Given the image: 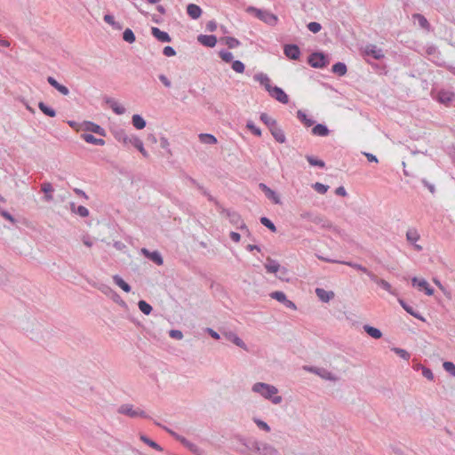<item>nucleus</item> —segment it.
Returning <instances> with one entry per match:
<instances>
[{
	"instance_id": "obj_15",
	"label": "nucleus",
	"mask_w": 455,
	"mask_h": 455,
	"mask_svg": "<svg viewBox=\"0 0 455 455\" xmlns=\"http://www.w3.org/2000/svg\"><path fill=\"white\" fill-rule=\"evenodd\" d=\"M106 103L111 108V109L116 115H123L125 113V108L122 105H120L116 100L112 98H107Z\"/></svg>"
},
{
	"instance_id": "obj_59",
	"label": "nucleus",
	"mask_w": 455,
	"mask_h": 455,
	"mask_svg": "<svg viewBox=\"0 0 455 455\" xmlns=\"http://www.w3.org/2000/svg\"><path fill=\"white\" fill-rule=\"evenodd\" d=\"M254 421L259 428L263 429L266 432L270 431V427L266 422H264L260 419H255Z\"/></svg>"
},
{
	"instance_id": "obj_58",
	"label": "nucleus",
	"mask_w": 455,
	"mask_h": 455,
	"mask_svg": "<svg viewBox=\"0 0 455 455\" xmlns=\"http://www.w3.org/2000/svg\"><path fill=\"white\" fill-rule=\"evenodd\" d=\"M314 188H315V191H317L318 193H320V194H324V193L327 191L328 187H327V186H325V185H323V184H322V183H318V182H317V183H315V184L314 185Z\"/></svg>"
},
{
	"instance_id": "obj_41",
	"label": "nucleus",
	"mask_w": 455,
	"mask_h": 455,
	"mask_svg": "<svg viewBox=\"0 0 455 455\" xmlns=\"http://www.w3.org/2000/svg\"><path fill=\"white\" fill-rule=\"evenodd\" d=\"M339 263L347 265V266L352 267L357 270H360V271L367 274L369 276H371V275L372 274L366 267H363L362 265L356 264V263L346 262V261H340Z\"/></svg>"
},
{
	"instance_id": "obj_32",
	"label": "nucleus",
	"mask_w": 455,
	"mask_h": 455,
	"mask_svg": "<svg viewBox=\"0 0 455 455\" xmlns=\"http://www.w3.org/2000/svg\"><path fill=\"white\" fill-rule=\"evenodd\" d=\"M113 280L115 283L119 286L124 291L129 292L131 291L130 285L124 282L119 275H114Z\"/></svg>"
},
{
	"instance_id": "obj_61",
	"label": "nucleus",
	"mask_w": 455,
	"mask_h": 455,
	"mask_svg": "<svg viewBox=\"0 0 455 455\" xmlns=\"http://www.w3.org/2000/svg\"><path fill=\"white\" fill-rule=\"evenodd\" d=\"M217 23L214 20H210L206 24V29L210 32H213L217 29Z\"/></svg>"
},
{
	"instance_id": "obj_7",
	"label": "nucleus",
	"mask_w": 455,
	"mask_h": 455,
	"mask_svg": "<svg viewBox=\"0 0 455 455\" xmlns=\"http://www.w3.org/2000/svg\"><path fill=\"white\" fill-rule=\"evenodd\" d=\"M411 283L419 291H424L425 293L428 296H432L434 294V290L430 287L429 283L425 279H419L417 277H413L411 279Z\"/></svg>"
},
{
	"instance_id": "obj_37",
	"label": "nucleus",
	"mask_w": 455,
	"mask_h": 455,
	"mask_svg": "<svg viewBox=\"0 0 455 455\" xmlns=\"http://www.w3.org/2000/svg\"><path fill=\"white\" fill-rule=\"evenodd\" d=\"M399 303L400 305L403 307V309L409 313L411 315L418 318V319H420L422 321H424L425 319L419 315V314H417L416 312H414V310L412 309L411 307L408 306L403 299H399Z\"/></svg>"
},
{
	"instance_id": "obj_53",
	"label": "nucleus",
	"mask_w": 455,
	"mask_h": 455,
	"mask_svg": "<svg viewBox=\"0 0 455 455\" xmlns=\"http://www.w3.org/2000/svg\"><path fill=\"white\" fill-rule=\"evenodd\" d=\"M260 222L267 228H268L271 231L275 232V226L272 223L270 220L266 217H262L260 219Z\"/></svg>"
},
{
	"instance_id": "obj_63",
	"label": "nucleus",
	"mask_w": 455,
	"mask_h": 455,
	"mask_svg": "<svg viewBox=\"0 0 455 455\" xmlns=\"http://www.w3.org/2000/svg\"><path fill=\"white\" fill-rule=\"evenodd\" d=\"M170 336L172 338H174V339H180L183 337L182 332L180 331H178V330L171 331H170Z\"/></svg>"
},
{
	"instance_id": "obj_39",
	"label": "nucleus",
	"mask_w": 455,
	"mask_h": 455,
	"mask_svg": "<svg viewBox=\"0 0 455 455\" xmlns=\"http://www.w3.org/2000/svg\"><path fill=\"white\" fill-rule=\"evenodd\" d=\"M307 159L312 167L324 168L325 164L323 160L317 159L314 156H307Z\"/></svg>"
},
{
	"instance_id": "obj_4",
	"label": "nucleus",
	"mask_w": 455,
	"mask_h": 455,
	"mask_svg": "<svg viewBox=\"0 0 455 455\" xmlns=\"http://www.w3.org/2000/svg\"><path fill=\"white\" fill-rule=\"evenodd\" d=\"M308 63L315 68H323L329 64V58L323 52H313L308 57Z\"/></svg>"
},
{
	"instance_id": "obj_18",
	"label": "nucleus",
	"mask_w": 455,
	"mask_h": 455,
	"mask_svg": "<svg viewBox=\"0 0 455 455\" xmlns=\"http://www.w3.org/2000/svg\"><path fill=\"white\" fill-rule=\"evenodd\" d=\"M134 135L132 134V135H129L127 134L124 130H118V131H116L115 132V138L119 141V142H122L124 143V145H129L130 142L132 141V138L133 137Z\"/></svg>"
},
{
	"instance_id": "obj_55",
	"label": "nucleus",
	"mask_w": 455,
	"mask_h": 455,
	"mask_svg": "<svg viewBox=\"0 0 455 455\" xmlns=\"http://www.w3.org/2000/svg\"><path fill=\"white\" fill-rule=\"evenodd\" d=\"M421 369H422V375L426 379H427L429 380H433L434 379V374H433L432 371L429 368L421 366Z\"/></svg>"
},
{
	"instance_id": "obj_29",
	"label": "nucleus",
	"mask_w": 455,
	"mask_h": 455,
	"mask_svg": "<svg viewBox=\"0 0 455 455\" xmlns=\"http://www.w3.org/2000/svg\"><path fill=\"white\" fill-rule=\"evenodd\" d=\"M262 190L265 192L266 196L271 199L275 204H280V199L278 196L270 188H268L266 185L260 184Z\"/></svg>"
},
{
	"instance_id": "obj_52",
	"label": "nucleus",
	"mask_w": 455,
	"mask_h": 455,
	"mask_svg": "<svg viewBox=\"0 0 455 455\" xmlns=\"http://www.w3.org/2000/svg\"><path fill=\"white\" fill-rule=\"evenodd\" d=\"M271 298L275 299L280 302H286V296L283 291H274L271 293Z\"/></svg>"
},
{
	"instance_id": "obj_40",
	"label": "nucleus",
	"mask_w": 455,
	"mask_h": 455,
	"mask_svg": "<svg viewBox=\"0 0 455 455\" xmlns=\"http://www.w3.org/2000/svg\"><path fill=\"white\" fill-rule=\"evenodd\" d=\"M123 39L129 44H132L135 42L136 37L131 28H126L123 33Z\"/></svg>"
},
{
	"instance_id": "obj_10",
	"label": "nucleus",
	"mask_w": 455,
	"mask_h": 455,
	"mask_svg": "<svg viewBox=\"0 0 455 455\" xmlns=\"http://www.w3.org/2000/svg\"><path fill=\"white\" fill-rule=\"evenodd\" d=\"M200 44L207 47H214L217 44V37L213 35H200L197 37Z\"/></svg>"
},
{
	"instance_id": "obj_46",
	"label": "nucleus",
	"mask_w": 455,
	"mask_h": 455,
	"mask_svg": "<svg viewBox=\"0 0 455 455\" xmlns=\"http://www.w3.org/2000/svg\"><path fill=\"white\" fill-rule=\"evenodd\" d=\"M53 188L50 183H44L42 185V191L45 194L46 200L52 199L51 193L52 192Z\"/></svg>"
},
{
	"instance_id": "obj_33",
	"label": "nucleus",
	"mask_w": 455,
	"mask_h": 455,
	"mask_svg": "<svg viewBox=\"0 0 455 455\" xmlns=\"http://www.w3.org/2000/svg\"><path fill=\"white\" fill-rule=\"evenodd\" d=\"M71 211L72 212L81 216V217H87L89 215V211L84 206H76V204L73 203L71 204Z\"/></svg>"
},
{
	"instance_id": "obj_23",
	"label": "nucleus",
	"mask_w": 455,
	"mask_h": 455,
	"mask_svg": "<svg viewBox=\"0 0 455 455\" xmlns=\"http://www.w3.org/2000/svg\"><path fill=\"white\" fill-rule=\"evenodd\" d=\"M199 140L203 144L214 145L217 143V139L214 135L210 133H200L198 135Z\"/></svg>"
},
{
	"instance_id": "obj_43",
	"label": "nucleus",
	"mask_w": 455,
	"mask_h": 455,
	"mask_svg": "<svg viewBox=\"0 0 455 455\" xmlns=\"http://www.w3.org/2000/svg\"><path fill=\"white\" fill-rule=\"evenodd\" d=\"M232 69L236 73H243L245 69L244 64L240 60L232 61Z\"/></svg>"
},
{
	"instance_id": "obj_44",
	"label": "nucleus",
	"mask_w": 455,
	"mask_h": 455,
	"mask_svg": "<svg viewBox=\"0 0 455 455\" xmlns=\"http://www.w3.org/2000/svg\"><path fill=\"white\" fill-rule=\"evenodd\" d=\"M104 20L108 24L111 25L114 28H116V29H120L121 28V25L115 20L114 16L111 15V14H106L104 16Z\"/></svg>"
},
{
	"instance_id": "obj_1",
	"label": "nucleus",
	"mask_w": 455,
	"mask_h": 455,
	"mask_svg": "<svg viewBox=\"0 0 455 455\" xmlns=\"http://www.w3.org/2000/svg\"><path fill=\"white\" fill-rule=\"evenodd\" d=\"M254 80L259 82L262 86H264L265 90L272 98H274L275 100L283 104L288 103V95L284 92V91L282 88L275 85H272L271 80L267 74L257 73L254 76Z\"/></svg>"
},
{
	"instance_id": "obj_13",
	"label": "nucleus",
	"mask_w": 455,
	"mask_h": 455,
	"mask_svg": "<svg viewBox=\"0 0 455 455\" xmlns=\"http://www.w3.org/2000/svg\"><path fill=\"white\" fill-rule=\"evenodd\" d=\"M315 293L320 300L323 302H328L332 299L335 296L334 292L331 291H325L323 288H316Z\"/></svg>"
},
{
	"instance_id": "obj_5",
	"label": "nucleus",
	"mask_w": 455,
	"mask_h": 455,
	"mask_svg": "<svg viewBox=\"0 0 455 455\" xmlns=\"http://www.w3.org/2000/svg\"><path fill=\"white\" fill-rule=\"evenodd\" d=\"M118 412L131 418L145 417V413L140 408H134L132 404H123L119 407Z\"/></svg>"
},
{
	"instance_id": "obj_14",
	"label": "nucleus",
	"mask_w": 455,
	"mask_h": 455,
	"mask_svg": "<svg viewBox=\"0 0 455 455\" xmlns=\"http://www.w3.org/2000/svg\"><path fill=\"white\" fill-rule=\"evenodd\" d=\"M270 132L277 142L284 143L286 141L283 131L277 124L270 129Z\"/></svg>"
},
{
	"instance_id": "obj_12",
	"label": "nucleus",
	"mask_w": 455,
	"mask_h": 455,
	"mask_svg": "<svg viewBox=\"0 0 455 455\" xmlns=\"http://www.w3.org/2000/svg\"><path fill=\"white\" fill-rule=\"evenodd\" d=\"M47 82L62 95H68L69 90L67 86L60 84L54 77L48 76Z\"/></svg>"
},
{
	"instance_id": "obj_26",
	"label": "nucleus",
	"mask_w": 455,
	"mask_h": 455,
	"mask_svg": "<svg viewBox=\"0 0 455 455\" xmlns=\"http://www.w3.org/2000/svg\"><path fill=\"white\" fill-rule=\"evenodd\" d=\"M224 335L228 340L232 341L236 346H238L245 350L247 349L244 342L240 338H238L235 334H234L232 332H228V333L227 332Z\"/></svg>"
},
{
	"instance_id": "obj_42",
	"label": "nucleus",
	"mask_w": 455,
	"mask_h": 455,
	"mask_svg": "<svg viewBox=\"0 0 455 455\" xmlns=\"http://www.w3.org/2000/svg\"><path fill=\"white\" fill-rule=\"evenodd\" d=\"M140 310L145 315H149L152 311V307L144 300H140L138 303Z\"/></svg>"
},
{
	"instance_id": "obj_64",
	"label": "nucleus",
	"mask_w": 455,
	"mask_h": 455,
	"mask_svg": "<svg viewBox=\"0 0 455 455\" xmlns=\"http://www.w3.org/2000/svg\"><path fill=\"white\" fill-rule=\"evenodd\" d=\"M228 216L230 218L231 221L235 224H238L241 221L240 216L235 212H233V213L228 212Z\"/></svg>"
},
{
	"instance_id": "obj_28",
	"label": "nucleus",
	"mask_w": 455,
	"mask_h": 455,
	"mask_svg": "<svg viewBox=\"0 0 455 455\" xmlns=\"http://www.w3.org/2000/svg\"><path fill=\"white\" fill-rule=\"evenodd\" d=\"M412 18H413L414 21H418L419 26L420 28L427 29V30L429 29V23H428L427 20L423 15H421L419 13H415L412 15Z\"/></svg>"
},
{
	"instance_id": "obj_11",
	"label": "nucleus",
	"mask_w": 455,
	"mask_h": 455,
	"mask_svg": "<svg viewBox=\"0 0 455 455\" xmlns=\"http://www.w3.org/2000/svg\"><path fill=\"white\" fill-rule=\"evenodd\" d=\"M151 34L159 41L162 43H169L171 42V36L167 32L162 31L158 28L153 27L151 28Z\"/></svg>"
},
{
	"instance_id": "obj_3",
	"label": "nucleus",
	"mask_w": 455,
	"mask_h": 455,
	"mask_svg": "<svg viewBox=\"0 0 455 455\" xmlns=\"http://www.w3.org/2000/svg\"><path fill=\"white\" fill-rule=\"evenodd\" d=\"M246 12L248 13L253 14L255 17H257L259 20H260L268 26H275L278 22V17L267 10H262L253 6H249L246 9Z\"/></svg>"
},
{
	"instance_id": "obj_31",
	"label": "nucleus",
	"mask_w": 455,
	"mask_h": 455,
	"mask_svg": "<svg viewBox=\"0 0 455 455\" xmlns=\"http://www.w3.org/2000/svg\"><path fill=\"white\" fill-rule=\"evenodd\" d=\"M331 70L334 74L342 76L347 73V66L343 62H337L332 66Z\"/></svg>"
},
{
	"instance_id": "obj_17",
	"label": "nucleus",
	"mask_w": 455,
	"mask_h": 455,
	"mask_svg": "<svg viewBox=\"0 0 455 455\" xmlns=\"http://www.w3.org/2000/svg\"><path fill=\"white\" fill-rule=\"evenodd\" d=\"M187 12L191 19L196 20L201 16L202 9L195 4H189L187 6Z\"/></svg>"
},
{
	"instance_id": "obj_20",
	"label": "nucleus",
	"mask_w": 455,
	"mask_h": 455,
	"mask_svg": "<svg viewBox=\"0 0 455 455\" xmlns=\"http://www.w3.org/2000/svg\"><path fill=\"white\" fill-rule=\"evenodd\" d=\"M141 251L146 257L150 259L152 261H154L158 266H161L163 264V259L158 251L150 252L147 249H142Z\"/></svg>"
},
{
	"instance_id": "obj_16",
	"label": "nucleus",
	"mask_w": 455,
	"mask_h": 455,
	"mask_svg": "<svg viewBox=\"0 0 455 455\" xmlns=\"http://www.w3.org/2000/svg\"><path fill=\"white\" fill-rule=\"evenodd\" d=\"M371 279L375 282L378 285H379L381 288H383L384 290H386L387 292L391 293V294H395V291L392 289V286L391 284L387 282L386 280H383V279H379L375 275L371 274Z\"/></svg>"
},
{
	"instance_id": "obj_57",
	"label": "nucleus",
	"mask_w": 455,
	"mask_h": 455,
	"mask_svg": "<svg viewBox=\"0 0 455 455\" xmlns=\"http://www.w3.org/2000/svg\"><path fill=\"white\" fill-rule=\"evenodd\" d=\"M158 78L165 87L170 88L172 86L170 79L165 75L160 74Z\"/></svg>"
},
{
	"instance_id": "obj_24",
	"label": "nucleus",
	"mask_w": 455,
	"mask_h": 455,
	"mask_svg": "<svg viewBox=\"0 0 455 455\" xmlns=\"http://www.w3.org/2000/svg\"><path fill=\"white\" fill-rule=\"evenodd\" d=\"M132 125L138 130L144 129L147 124L144 118L140 115H138V114H135L132 116Z\"/></svg>"
},
{
	"instance_id": "obj_2",
	"label": "nucleus",
	"mask_w": 455,
	"mask_h": 455,
	"mask_svg": "<svg viewBox=\"0 0 455 455\" xmlns=\"http://www.w3.org/2000/svg\"><path fill=\"white\" fill-rule=\"evenodd\" d=\"M252 391L259 393L264 398L270 400L273 403L278 404L282 402V396L278 395V389L269 384L258 382L252 387Z\"/></svg>"
},
{
	"instance_id": "obj_9",
	"label": "nucleus",
	"mask_w": 455,
	"mask_h": 455,
	"mask_svg": "<svg viewBox=\"0 0 455 455\" xmlns=\"http://www.w3.org/2000/svg\"><path fill=\"white\" fill-rule=\"evenodd\" d=\"M437 100L439 102L447 105L455 100V94L451 91L442 90L438 92Z\"/></svg>"
},
{
	"instance_id": "obj_21",
	"label": "nucleus",
	"mask_w": 455,
	"mask_h": 455,
	"mask_svg": "<svg viewBox=\"0 0 455 455\" xmlns=\"http://www.w3.org/2000/svg\"><path fill=\"white\" fill-rule=\"evenodd\" d=\"M365 52L367 55L372 56L375 60H380L384 57L382 50L375 45L367 46Z\"/></svg>"
},
{
	"instance_id": "obj_49",
	"label": "nucleus",
	"mask_w": 455,
	"mask_h": 455,
	"mask_svg": "<svg viewBox=\"0 0 455 455\" xmlns=\"http://www.w3.org/2000/svg\"><path fill=\"white\" fill-rule=\"evenodd\" d=\"M307 27L314 34L318 33L322 29L321 24L315 21L309 22Z\"/></svg>"
},
{
	"instance_id": "obj_35",
	"label": "nucleus",
	"mask_w": 455,
	"mask_h": 455,
	"mask_svg": "<svg viewBox=\"0 0 455 455\" xmlns=\"http://www.w3.org/2000/svg\"><path fill=\"white\" fill-rule=\"evenodd\" d=\"M38 108L44 115L48 116L54 117L56 116V111L42 101L38 103Z\"/></svg>"
},
{
	"instance_id": "obj_48",
	"label": "nucleus",
	"mask_w": 455,
	"mask_h": 455,
	"mask_svg": "<svg viewBox=\"0 0 455 455\" xmlns=\"http://www.w3.org/2000/svg\"><path fill=\"white\" fill-rule=\"evenodd\" d=\"M140 439H141V441H143L145 443L148 444L153 449H155L156 451H162V448L156 442L148 439L147 436L141 435Z\"/></svg>"
},
{
	"instance_id": "obj_60",
	"label": "nucleus",
	"mask_w": 455,
	"mask_h": 455,
	"mask_svg": "<svg viewBox=\"0 0 455 455\" xmlns=\"http://www.w3.org/2000/svg\"><path fill=\"white\" fill-rule=\"evenodd\" d=\"M160 147L167 151H169L170 143L165 137L160 138Z\"/></svg>"
},
{
	"instance_id": "obj_38",
	"label": "nucleus",
	"mask_w": 455,
	"mask_h": 455,
	"mask_svg": "<svg viewBox=\"0 0 455 455\" xmlns=\"http://www.w3.org/2000/svg\"><path fill=\"white\" fill-rule=\"evenodd\" d=\"M260 120L269 128V130L276 125V121L270 117L267 114L262 113L260 115Z\"/></svg>"
},
{
	"instance_id": "obj_30",
	"label": "nucleus",
	"mask_w": 455,
	"mask_h": 455,
	"mask_svg": "<svg viewBox=\"0 0 455 455\" xmlns=\"http://www.w3.org/2000/svg\"><path fill=\"white\" fill-rule=\"evenodd\" d=\"M363 329L367 332V334H369L371 337L374 339H380L382 337V332L375 327L364 325Z\"/></svg>"
},
{
	"instance_id": "obj_36",
	"label": "nucleus",
	"mask_w": 455,
	"mask_h": 455,
	"mask_svg": "<svg viewBox=\"0 0 455 455\" xmlns=\"http://www.w3.org/2000/svg\"><path fill=\"white\" fill-rule=\"evenodd\" d=\"M265 268L268 273H276L280 269V265L275 260L267 259L265 264Z\"/></svg>"
},
{
	"instance_id": "obj_62",
	"label": "nucleus",
	"mask_w": 455,
	"mask_h": 455,
	"mask_svg": "<svg viewBox=\"0 0 455 455\" xmlns=\"http://www.w3.org/2000/svg\"><path fill=\"white\" fill-rule=\"evenodd\" d=\"M433 282L437 285V287L446 295V297L450 298V293L445 290L443 285L437 279H433Z\"/></svg>"
},
{
	"instance_id": "obj_45",
	"label": "nucleus",
	"mask_w": 455,
	"mask_h": 455,
	"mask_svg": "<svg viewBox=\"0 0 455 455\" xmlns=\"http://www.w3.org/2000/svg\"><path fill=\"white\" fill-rule=\"evenodd\" d=\"M219 55L221 58V60L225 62H232L233 61L234 56L231 52L222 50L220 52Z\"/></svg>"
},
{
	"instance_id": "obj_22",
	"label": "nucleus",
	"mask_w": 455,
	"mask_h": 455,
	"mask_svg": "<svg viewBox=\"0 0 455 455\" xmlns=\"http://www.w3.org/2000/svg\"><path fill=\"white\" fill-rule=\"evenodd\" d=\"M131 140L132 141L129 145L137 148L144 156H148V152L144 148L142 140L136 135H134Z\"/></svg>"
},
{
	"instance_id": "obj_51",
	"label": "nucleus",
	"mask_w": 455,
	"mask_h": 455,
	"mask_svg": "<svg viewBox=\"0 0 455 455\" xmlns=\"http://www.w3.org/2000/svg\"><path fill=\"white\" fill-rule=\"evenodd\" d=\"M443 369L451 376L455 377V364L451 362H444L443 364Z\"/></svg>"
},
{
	"instance_id": "obj_25",
	"label": "nucleus",
	"mask_w": 455,
	"mask_h": 455,
	"mask_svg": "<svg viewBox=\"0 0 455 455\" xmlns=\"http://www.w3.org/2000/svg\"><path fill=\"white\" fill-rule=\"evenodd\" d=\"M297 117L307 127L312 126L314 124V123H315V121L312 118L307 117L306 113L304 111H302V110H298L297 111Z\"/></svg>"
},
{
	"instance_id": "obj_54",
	"label": "nucleus",
	"mask_w": 455,
	"mask_h": 455,
	"mask_svg": "<svg viewBox=\"0 0 455 455\" xmlns=\"http://www.w3.org/2000/svg\"><path fill=\"white\" fill-rule=\"evenodd\" d=\"M90 125H91L90 130L92 132H94L96 134H99V135H104L105 134L104 129L102 127H100V125H98L96 124H92V123H91Z\"/></svg>"
},
{
	"instance_id": "obj_27",
	"label": "nucleus",
	"mask_w": 455,
	"mask_h": 455,
	"mask_svg": "<svg viewBox=\"0 0 455 455\" xmlns=\"http://www.w3.org/2000/svg\"><path fill=\"white\" fill-rule=\"evenodd\" d=\"M82 137H83L84 141H86L88 143H91V144H93V145H100V146H102V145L105 144L104 140L98 139V138L94 137L92 134H90V133H84V134H82Z\"/></svg>"
},
{
	"instance_id": "obj_56",
	"label": "nucleus",
	"mask_w": 455,
	"mask_h": 455,
	"mask_svg": "<svg viewBox=\"0 0 455 455\" xmlns=\"http://www.w3.org/2000/svg\"><path fill=\"white\" fill-rule=\"evenodd\" d=\"M163 53L166 57H172L176 54L175 50L172 46H165L163 50Z\"/></svg>"
},
{
	"instance_id": "obj_19",
	"label": "nucleus",
	"mask_w": 455,
	"mask_h": 455,
	"mask_svg": "<svg viewBox=\"0 0 455 455\" xmlns=\"http://www.w3.org/2000/svg\"><path fill=\"white\" fill-rule=\"evenodd\" d=\"M312 133L315 136L326 137L330 134V131L325 124H317L313 127Z\"/></svg>"
},
{
	"instance_id": "obj_47",
	"label": "nucleus",
	"mask_w": 455,
	"mask_h": 455,
	"mask_svg": "<svg viewBox=\"0 0 455 455\" xmlns=\"http://www.w3.org/2000/svg\"><path fill=\"white\" fill-rule=\"evenodd\" d=\"M246 127L256 136L261 135V131L259 127H257L252 121H248L246 124Z\"/></svg>"
},
{
	"instance_id": "obj_50",
	"label": "nucleus",
	"mask_w": 455,
	"mask_h": 455,
	"mask_svg": "<svg viewBox=\"0 0 455 455\" xmlns=\"http://www.w3.org/2000/svg\"><path fill=\"white\" fill-rule=\"evenodd\" d=\"M392 350L396 355H398L400 357H402L403 359H404L406 361H408L410 359V354L406 350L399 348V347H394V348H392Z\"/></svg>"
},
{
	"instance_id": "obj_34",
	"label": "nucleus",
	"mask_w": 455,
	"mask_h": 455,
	"mask_svg": "<svg viewBox=\"0 0 455 455\" xmlns=\"http://www.w3.org/2000/svg\"><path fill=\"white\" fill-rule=\"evenodd\" d=\"M222 41L229 49H235L240 45V41L232 36H226Z\"/></svg>"
},
{
	"instance_id": "obj_6",
	"label": "nucleus",
	"mask_w": 455,
	"mask_h": 455,
	"mask_svg": "<svg viewBox=\"0 0 455 455\" xmlns=\"http://www.w3.org/2000/svg\"><path fill=\"white\" fill-rule=\"evenodd\" d=\"M420 239V235L416 228H409L406 232V240L414 246V249L418 251H422V246L417 244V242Z\"/></svg>"
},
{
	"instance_id": "obj_8",
	"label": "nucleus",
	"mask_w": 455,
	"mask_h": 455,
	"mask_svg": "<svg viewBox=\"0 0 455 455\" xmlns=\"http://www.w3.org/2000/svg\"><path fill=\"white\" fill-rule=\"evenodd\" d=\"M285 56L291 60H299L300 56V50L296 44H286L283 49Z\"/></svg>"
}]
</instances>
